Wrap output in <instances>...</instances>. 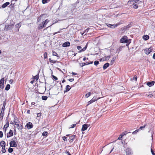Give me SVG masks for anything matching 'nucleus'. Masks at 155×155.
<instances>
[{"mask_svg":"<svg viewBox=\"0 0 155 155\" xmlns=\"http://www.w3.org/2000/svg\"><path fill=\"white\" fill-rule=\"evenodd\" d=\"M14 26V24H12L10 25H5V30L6 31L10 30H12Z\"/></svg>","mask_w":155,"mask_h":155,"instance_id":"1","label":"nucleus"},{"mask_svg":"<svg viewBox=\"0 0 155 155\" xmlns=\"http://www.w3.org/2000/svg\"><path fill=\"white\" fill-rule=\"evenodd\" d=\"M10 85L8 84L7 85L6 87L5 88V90L6 91H8L10 88Z\"/></svg>","mask_w":155,"mask_h":155,"instance_id":"26","label":"nucleus"},{"mask_svg":"<svg viewBox=\"0 0 155 155\" xmlns=\"http://www.w3.org/2000/svg\"><path fill=\"white\" fill-rule=\"evenodd\" d=\"M104 58H105V60H108L110 58V56H105Z\"/></svg>","mask_w":155,"mask_h":155,"instance_id":"44","label":"nucleus"},{"mask_svg":"<svg viewBox=\"0 0 155 155\" xmlns=\"http://www.w3.org/2000/svg\"><path fill=\"white\" fill-rule=\"evenodd\" d=\"M133 8H134L137 9L138 8V6L137 4H133Z\"/></svg>","mask_w":155,"mask_h":155,"instance_id":"39","label":"nucleus"},{"mask_svg":"<svg viewBox=\"0 0 155 155\" xmlns=\"http://www.w3.org/2000/svg\"><path fill=\"white\" fill-rule=\"evenodd\" d=\"M50 62L55 63L56 62V61H54V60H51V61H50Z\"/></svg>","mask_w":155,"mask_h":155,"instance_id":"58","label":"nucleus"},{"mask_svg":"<svg viewBox=\"0 0 155 155\" xmlns=\"http://www.w3.org/2000/svg\"><path fill=\"white\" fill-rule=\"evenodd\" d=\"M52 54L53 55L56 56L57 57H59L57 53L54 51H52Z\"/></svg>","mask_w":155,"mask_h":155,"instance_id":"33","label":"nucleus"},{"mask_svg":"<svg viewBox=\"0 0 155 155\" xmlns=\"http://www.w3.org/2000/svg\"><path fill=\"white\" fill-rule=\"evenodd\" d=\"M9 125V123L8 122H7V123L5 124L4 126V129L5 128H7L8 127Z\"/></svg>","mask_w":155,"mask_h":155,"instance_id":"30","label":"nucleus"},{"mask_svg":"<svg viewBox=\"0 0 155 155\" xmlns=\"http://www.w3.org/2000/svg\"><path fill=\"white\" fill-rule=\"evenodd\" d=\"M87 44L82 49H81L79 51V52H81L85 51L87 48Z\"/></svg>","mask_w":155,"mask_h":155,"instance_id":"18","label":"nucleus"},{"mask_svg":"<svg viewBox=\"0 0 155 155\" xmlns=\"http://www.w3.org/2000/svg\"><path fill=\"white\" fill-rule=\"evenodd\" d=\"M123 135H121L120 137L118 138V139L119 140H121L123 137Z\"/></svg>","mask_w":155,"mask_h":155,"instance_id":"52","label":"nucleus"},{"mask_svg":"<svg viewBox=\"0 0 155 155\" xmlns=\"http://www.w3.org/2000/svg\"><path fill=\"white\" fill-rule=\"evenodd\" d=\"M119 25L118 24H114V25H111L110 26L111 27L110 28H113L116 27L117 26Z\"/></svg>","mask_w":155,"mask_h":155,"instance_id":"29","label":"nucleus"},{"mask_svg":"<svg viewBox=\"0 0 155 155\" xmlns=\"http://www.w3.org/2000/svg\"><path fill=\"white\" fill-rule=\"evenodd\" d=\"M44 56L45 59H46L47 58V52H46L45 53Z\"/></svg>","mask_w":155,"mask_h":155,"instance_id":"45","label":"nucleus"},{"mask_svg":"<svg viewBox=\"0 0 155 155\" xmlns=\"http://www.w3.org/2000/svg\"><path fill=\"white\" fill-rule=\"evenodd\" d=\"M155 81H152L151 82H148L147 83V86H149V87H150L153 86L154 85L155 83Z\"/></svg>","mask_w":155,"mask_h":155,"instance_id":"12","label":"nucleus"},{"mask_svg":"<svg viewBox=\"0 0 155 155\" xmlns=\"http://www.w3.org/2000/svg\"><path fill=\"white\" fill-rule=\"evenodd\" d=\"M13 151V149L11 148H9L8 150V151L9 153H12Z\"/></svg>","mask_w":155,"mask_h":155,"instance_id":"37","label":"nucleus"},{"mask_svg":"<svg viewBox=\"0 0 155 155\" xmlns=\"http://www.w3.org/2000/svg\"><path fill=\"white\" fill-rule=\"evenodd\" d=\"M90 126L89 125L87 124H84L82 125V127L81 129V131H83L86 130L87 128Z\"/></svg>","mask_w":155,"mask_h":155,"instance_id":"7","label":"nucleus"},{"mask_svg":"<svg viewBox=\"0 0 155 155\" xmlns=\"http://www.w3.org/2000/svg\"><path fill=\"white\" fill-rule=\"evenodd\" d=\"M47 15L45 14L41 15L37 19V21H39L41 20H43L46 17Z\"/></svg>","mask_w":155,"mask_h":155,"instance_id":"4","label":"nucleus"},{"mask_svg":"<svg viewBox=\"0 0 155 155\" xmlns=\"http://www.w3.org/2000/svg\"><path fill=\"white\" fill-rule=\"evenodd\" d=\"M70 45V43L68 41H67L64 43L62 45V46L65 47L69 46Z\"/></svg>","mask_w":155,"mask_h":155,"instance_id":"13","label":"nucleus"},{"mask_svg":"<svg viewBox=\"0 0 155 155\" xmlns=\"http://www.w3.org/2000/svg\"><path fill=\"white\" fill-rule=\"evenodd\" d=\"M14 122L15 123V124L19 122V121H18L17 120V117H14Z\"/></svg>","mask_w":155,"mask_h":155,"instance_id":"25","label":"nucleus"},{"mask_svg":"<svg viewBox=\"0 0 155 155\" xmlns=\"http://www.w3.org/2000/svg\"><path fill=\"white\" fill-rule=\"evenodd\" d=\"M94 99H92L90 101H89L88 102V105L94 102Z\"/></svg>","mask_w":155,"mask_h":155,"instance_id":"32","label":"nucleus"},{"mask_svg":"<svg viewBox=\"0 0 155 155\" xmlns=\"http://www.w3.org/2000/svg\"><path fill=\"white\" fill-rule=\"evenodd\" d=\"M133 1H134V0H129L127 4L128 5H130L133 4Z\"/></svg>","mask_w":155,"mask_h":155,"instance_id":"41","label":"nucleus"},{"mask_svg":"<svg viewBox=\"0 0 155 155\" xmlns=\"http://www.w3.org/2000/svg\"><path fill=\"white\" fill-rule=\"evenodd\" d=\"M99 63V62L97 61H95L94 62V64L95 65L97 66V65Z\"/></svg>","mask_w":155,"mask_h":155,"instance_id":"43","label":"nucleus"},{"mask_svg":"<svg viewBox=\"0 0 155 155\" xmlns=\"http://www.w3.org/2000/svg\"><path fill=\"white\" fill-rule=\"evenodd\" d=\"M76 137V135H73L69 137L70 140H69V141L70 143H72L74 141V139Z\"/></svg>","mask_w":155,"mask_h":155,"instance_id":"10","label":"nucleus"},{"mask_svg":"<svg viewBox=\"0 0 155 155\" xmlns=\"http://www.w3.org/2000/svg\"><path fill=\"white\" fill-rule=\"evenodd\" d=\"M45 26L44 25L43 22H41L38 26V29H42Z\"/></svg>","mask_w":155,"mask_h":155,"instance_id":"14","label":"nucleus"},{"mask_svg":"<svg viewBox=\"0 0 155 155\" xmlns=\"http://www.w3.org/2000/svg\"><path fill=\"white\" fill-rule=\"evenodd\" d=\"M52 77L55 80H57L58 79V78L57 77H56V76H55L53 75H52Z\"/></svg>","mask_w":155,"mask_h":155,"instance_id":"53","label":"nucleus"},{"mask_svg":"<svg viewBox=\"0 0 155 155\" xmlns=\"http://www.w3.org/2000/svg\"><path fill=\"white\" fill-rule=\"evenodd\" d=\"M62 139L64 141H67V137L65 136H64L62 137Z\"/></svg>","mask_w":155,"mask_h":155,"instance_id":"46","label":"nucleus"},{"mask_svg":"<svg viewBox=\"0 0 155 155\" xmlns=\"http://www.w3.org/2000/svg\"><path fill=\"white\" fill-rule=\"evenodd\" d=\"M151 152L153 155H155V154L154 153L153 149L152 148H151Z\"/></svg>","mask_w":155,"mask_h":155,"instance_id":"50","label":"nucleus"},{"mask_svg":"<svg viewBox=\"0 0 155 155\" xmlns=\"http://www.w3.org/2000/svg\"><path fill=\"white\" fill-rule=\"evenodd\" d=\"M16 27L18 28V30H19V28L21 27V23H19L18 24H17L16 25H15Z\"/></svg>","mask_w":155,"mask_h":155,"instance_id":"23","label":"nucleus"},{"mask_svg":"<svg viewBox=\"0 0 155 155\" xmlns=\"http://www.w3.org/2000/svg\"><path fill=\"white\" fill-rule=\"evenodd\" d=\"M77 123H76V124H73L72 125H71V127H70L69 128V129H71V128H74V127H75L76 125L77 124Z\"/></svg>","mask_w":155,"mask_h":155,"instance_id":"40","label":"nucleus"},{"mask_svg":"<svg viewBox=\"0 0 155 155\" xmlns=\"http://www.w3.org/2000/svg\"><path fill=\"white\" fill-rule=\"evenodd\" d=\"M153 95L152 94H149L148 95V97H153Z\"/></svg>","mask_w":155,"mask_h":155,"instance_id":"62","label":"nucleus"},{"mask_svg":"<svg viewBox=\"0 0 155 155\" xmlns=\"http://www.w3.org/2000/svg\"><path fill=\"white\" fill-rule=\"evenodd\" d=\"M66 153L68 155H71L70 152L68 151H67L66 152Z\"/></svg>","mask_w":155,"mask_h":155,"instance_id":"59","label":"nucleus"},{"mask_svg":"<svg viewBox=\"0 0 155 155\" xmlns=\"http://www.w3.org/2000/svg\"><path fill=\"white\" fill-rule=\"evenodd\" d=\"M4 78H2L0 80V88L3 89L4 87Z\"/></svg>","mask_w":155,"mask_h":155,"instance_id":"6","label":"nucleus"},{"mask_svg":"<svg viewBox=\"0 0 155 155\" xmlns=\"http://www.w3.org/2000/svg\"><path fill=\"white\" fill-rule=\"evenodd\" d=\"M10 3L8 2H7L3 4L2 6V8H5L8 5H9Z\"/></svg>","mask_w":155,"mask_h":155,"instance_id":"15","label":"nucleus"},{"mask_svg":"<svg viewBox=\"0 0 155 155\" xmlns=\"http://www.w3.org/2000/svg\"><path fill=\"white\" fill-rule=\"evenodd\" d=\"M139 129H138L134 131L132 133V134H136L137 132H138L139 131Z\"/></svg>","mask_w":155,"mask_h":155,"instance_id":"47","label":"nucleus"},{"mask_svg":"<svg viewBox=\"0 0 155 155\" xmlns=\"http://www.w3.org/2000/svg\"><path fill=\"white\" fill-rule=\"evenodd\" d=\"M49 20L48 19H46L45 21H43V23L44 25L45 26L49 22Z\"/></svg>","mask_w":155,"mask_h":155,"instance_id":"24","label":"nucleus"},{"mask_svg":"<svg viewBox=\"0 0 155 155\" xmlns=\"http://www.w3.org/2000/svg\"><path fill=\"white\" fill-rule=\"evenodd\" d=\"M13 133L12 130H10L9 132L7 133V137H9L11 136H13Z\"/></svg>","mask_w":155,"mask_h":155,"instance_id":"9","label":"nucleus"},{"mask_svg":"<svg viewBox=\"0 0 155 155\" xmlns=\"http://www.w3.org/2000/svg\"><path fill=\"white\" fill-rule=\"evenodd\" d=\"M114 61H115V58H113L112 59V60H111V62H110L111 65H112L114 63Z\"/></svg>","mask_w":155,"mask_h":155,"instance_id":"42","label":"nucleus"},{"mask_svg":"<svg viewBox=\"0 0 155 155\" xmlns=\"http://www.w3.org/2000/svg\"><path fill=\"white\" fill-rule=\"evenodd\" d=\"M38 75H36V76H35V79H36V80H37L38 79Z\"/></svg>","mask_w":155,"mask_h":155,"instance_id":"55","label":"nucleus"},{"mask_svg":"<svg viewBox=\"0 0 155 155\" xmlns=\"http://www.w3.org/2000/svg\"><path fill=\"white\" fill-rule=\"evenodd\" d=\"M5 146L2 147V152L3 153H5L6 152V150H5Z\"/></svg>","mask_w":155,"mask_h":155,"instance_id":"27","label":"nucleus"},{"mask_svg":"<svg viewBox=\"0 0 155 155\" xmlns=\"http://www.w3.org/2000/svg\"><path fill=\"white\" fill-rule=\"evenodd\" d=\"M71 87L69 85H67L66 87V90L64 91V93L69 91L71 89Z\"/></svg>","mask_w":155,"mask_h":155,"instance_id":"21","label":"nucleus"},{"mask_svg":"<svg viewBox=\"0 0 155 155\" xmlns=\"http://www.w3.org/2000/svg\"><path fill=\"white\" fill-rule=\"evenodd\" d=\"M135 3H137V2H136V0H134V1H133V4H134Z\"/></svg>","mask_w":155,"mask_h":155,"instance_id":"64","label":"nucleus"},{"mask_svg":"<svg viewBox=\"0 0 155 155\" xmlns=\"http://www.w3.org/2000/svg\"><path fill=\"white\" fill-rule=\"evenodd\" d=\"M87 29H86V30H85L84 31V32L83 33V34H82V35H83V34H84V33H87Z\"/></svg>","mask_w":155,"mask_h":155,"instance_id":"61","label":"nucleus"},{"mask_svg":"<svg viewBox=\"0 0 155 155\" xmlns=\"http://www.w3.org/2000/svg\"><path fill=\"white\" fill-rule=\"evenodd\" d=\"M48 133L47 131H44L42 134V135L43 136H47L48 134Z\"/></svg>","mask_w":155,"mask_h":155,"instance_id":"35","label":"nucleus"},{"mask_svg":"<svg viewBox=\"0 0 155 155\" xmlns=\"http://www.w3.org/2000/svg\"><path fill=\"white\" fill-rule=\"evenodd\" d=\"M50 0H42V3L43 4H45L47 3L48 2H49Z\"/></svg>","mask_w":155,"mask_h":155,"instance_id":"28","label":"nucleus"},{"mask_svg":"<svg viewBox=\"0 0 155 155\" xmlns=\"http://www.w3.org/2000/svg\"><path fill=\"white\" fill-rule=\"evenodd\" d=\"M42 99L43 100H46L48 98V97L46 96H43L41 97Z\"/></svg>","mask_w":155,"mask_h":155,"instance_id":"36","label":"nucleus"},{"mask_svg":"<svg viewBox=\"0 0 155 155\" xmlns=\"http://www.w3.org/2000/svg\"><path fill=\"white\" fill-rule=\"evenodd\" d=\"M10 146L11 147H16L17 145L16 142L14 141H11L9 143Z\"/></svg>","mask_w":155,"mask_h":155,"instance_id":"5","label":"nucleus"},{"mask_svg":"<svg viewBox=\"0 0 155 155\" xmlns=\"http://www.w3.org/2000/svg\"><path fill=\"white\" fill-rule=\"evenodd\" d=\"M90 64L89 63H88L87 62L86 63H80V65L81 67H83L85 65H87Z\"/></svg>","mask_w":155,"mask_h":155,"instance_id":"22","label":"nucleus"},{"mask_svg":"<svg viewBox=\"0 0 155 155\" xmlns=\"http://www.w3.org/2000/svg\"><path fill=\"white\" fill-rule=\"evenodd\" d=\"M147 125V124H144V126L140 127L139 129V130H142Z\"/></svg>","mask_w":155,"mask_h":155,"instance_id":"31","label":"nucleus"},{"mask_svg":"<svg viewBox=\"0 0 155 155\" xmlns=\"http://www.w3.org/2000/svg\"><path fill=\"white\" fill-rule=\"evenodd\" d=\"M26 126L27 127L28 129H30L33 127V126L32 123L28 122Z\"/></svg>","mask_w":155,"mask_h":155,"instance_id":"11","label":"nucleus"},{"mask_svg":"<svg viewBox=\"0 0 155 155\" xmlns=\"http://www.w3.org/2000/svg\"><path fill=\"white\" fill-rule=\"evenodd\" d=\"M5 143L4 141L2 140L1 141L0 146L2 147L5 146Z\"/></svg>","mask_w":155,"mask_h":155,"instance_id":"17","label":"nucleus"},{"mask_svg":"<svg viewBox=\"0 0 155 155\" xmlns=\"http://www.w3.org/2000/svg\"><path fill=\"white\" fill-rule=\"evenodd\" d=\"M91 93L90 92L88 93L87 94H86L85 95V97L86 98H88V97H89L91 95Z\"/></svg>","mask_w":155,"mask_h":155,"instance_id":"34","label":"nucleus"},{"mask_svg":"<svg viewBox=\"0 0 155 155\" xmlns=\"http://www.w3.org/2000/svg\"><path fill=\"white\" fill-rule=\"evenodd\" d=\"M134 80H135V81H137V76L135 75L134 77Z\"/></svg>","mask_w":155,"mask_h":155,"instance_id":"51","label":"nucleus"},{"mask_svg":"<svg viewBox=\"0 0 155 155\" xmlns=\"http://www.w3.org/2000/svg\"><path fill=\"white\" fill-rule=\"evenodd\" d=\"M109 64L108 63H105L103 66V68L104 70L106 69L109 66Z\"/></svg>","mask_w":155,"mask_h":155,"instance_id":"19","label":"nucleus"},{"mask_svg":"<svg viewBox=\"0 0 155 155\" xmlns=\"http://www.w3.org/2000/svg\"><path fill=\"white\" fill-rule=\"evenodd\" d=\"M3 136V132L2 131H0V137L2 138Z\"/></svg>","mask_w":155,"mask_h":155,"instance_id":"49","label":"nucleus"},{"mask_svg":"<svg viewBox=\"0 0 155 155\" xmlns=\"http://www.w3.org/2000/svg\"><path fill=\"white\" fill-rule=\"evenodd\" d=\"M77 48L78 49L80 50L81 48V46H77Z\"/></svg>","mask_w":155,"mask_h":155,"instance_id":"57","label":"nucleus"},{"mask_svg":"<svg viewBox=\"0 0 155 155\" xmlns=\"http://www.w3.org/2000/svg\"><path fill=\"white\" fill-rule=\"evenodd\" d=\"M94 99V102H95V101L97 100L98 99V98H96V97L95 96H94L92 99Z\"/></svg>","mask_w":155,"mask_h":155,"instance_id":"54","label":"nucleus"},{"mask_svg":"<svg viewBox=\"0 0 155 155\" xmlns=\"http://www.w3.org/2000/svg\"><path fill=\"white\" fill-rule=\"evenodd\" d=\"M4 115V112H2V111L1 113H0V119L2 118V119L3 118Z\"/></svg>","mask_w":155,"mask_h":155,"instance_id":"38","label":"nucleus"},{"mask_svg":"<svg viewBox=\"0 0 155 155\" xmlns=\"http://www.w3.org/2000/svg\"><path fill=\"white\" fill-rule=\"evenodd\" d=\"M74 78L69 79L68 80L70 82H72L74 81Z\"/></svg>","mask_w":155,"mask_h":155,"instance_id":"56","label":"nucleus"},{"mask_svg":"<svg viewBox=\"0 0 155 155\" xmlns=\"http://www.w3.org/2000/svg\"><path fill=\"white\" fill-rule=\"evenodd\" d=\"M153 59H155V53H154L153 54Z\"/></svg>","mask_w":155,"mask_h":155,"instance_id":"63","label":"nucleus"},{"mask_svg":"<svg viewBox=\"0 0 155 155\" xmlns=\"http://www.w3.org/2000/svg\"><path fill=\"white\" fill-rule=\"evenodd\" d=\"M106 25L108 27H109L110 28L111 27L110 26L111 25V24H110L107 23Z\"/></svg>","mask_w":155,"mask_h":155,"instance_id":"60","label":"nucleus"},{"mask_svg":"<svg viewBox=\"0 0 155 155\" xmlns=\"http://www.w3.org/2000/svg\"><path fill=\"white\" fill-rule=\"evenodd\" d=\"M153 50L152 47H150L148 48H146L144 50L145 53L147 55L149 54Z\"/></svg>","mask_w":155,"mask_h":155,"instance_id":"3","label":"nucleus"},{"mask_svg":"<svg viewBox=\"0 0 155 155\" xmlns=\"http://www.w3.org/2000/svg\"><path fill=\"white\" fill-rule=\"evenodd\" d=\"M128 40L127 37L126 36H124L120 39V41L121 43H126L128 42Z\"/></svg>","mask_w":155,"mask_h":155,"instance_id":"2","label":"nucleus"},{"mask_svg":"<svg viewBox=\"0 0 155 155\" xmlns=\"http://www.w3.org/2000/svg\"><path fill=\"white\" fill-rule=\"evenodd\" d=\"M126 153L127 155H131L132 153L131 150L129 148L126 150Z\"/></svg>","mask_w":155,"mask_h":155,"instance_id":"8","label":"nucleus"},{"mask_svg":"<svg viewBox=\"0 0 155 155\" xmlns=\"http://www.w3.org/2000/svg\"><path fill=\"white\" fill-rule=\"evenodd\" d=\"M15 125L17 126L19 130H21L22 129V126L21 125H19L18 123H16Z\"/></svg>","mask_w":155,"mask_h":155,"instance_id":"16","label":"nucleus"},{"mask_svg":"<svg viewBox=\"0 0 155 155\" xmlns=\"http://www.w3.org/2000/svg\"><path fill=\"white\" fill-rule=\"evenodd\" d=\"M149 37L147 35H145L143 36V39L145 40H147L149 39Z\"/></svg>","mask_w":155,"mask_h":155,"instance_id":"20","label":"nucleus"},{"mask_svg":"<svg viewBox=\"0 0 155 155\" xmlns=\"http://www.w3.org/2000/svg\"><path fill=\"white\" fill-rule=\"evenodd\" d=\"M41 113L37 114V117H40L41 116Z\"/></svg>","mask_w":155,"mask_h":155,"instance_id":"48","label":"nucleus"}]
</instances>
